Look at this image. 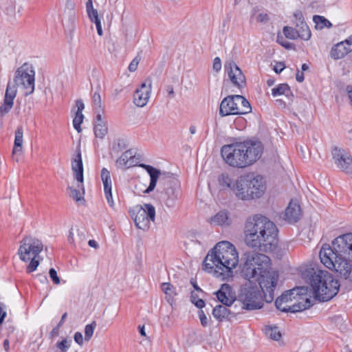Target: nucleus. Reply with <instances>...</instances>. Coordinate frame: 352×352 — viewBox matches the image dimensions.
<instances>
[{
    "label": "nucleus",
    "instance_id": "obj_1",
    "mask_svg": "<svg viewBox=\"0 0 352 352\" xmlns=\"http://www.w3.org/2000/svg\"><path fill=\"white\" fill-rule=\"evenodd\" d=\"M242 261L241 276L250 283L241 287L238 301L243 309H261L263 297L267 302L273 300L278 275L271 270V261L265 254L247 252L243 254Z\"/></svg>",
    "mask_w": 352,
    "mask_h": 352
},
{
    "label": "nucleus",
    "instance_id": "obj_2",
    "mask_svg": "<svg viewBox=\"0 0 352 352\" xmlns=\"http://www.w3.org/2000/svg\"><path fill=\"white\" fill-rule=\"evenodd\" d=\"M239 264V253L230 242L222 241L210 250L204 258L203 270L221 280L232 278Z\"/></svg>",
    "mask_w": 352,
    "mask_h": 352
},
{
    "label": "nucleus",
    "instance_id": "obj_3",
    "mask_svg": "<svg viewBox=\"0 0 352 352\" xmlns=\"http://www.w3.org/2000/svg\"><path fill=\"white\" fill-rule=\"evenodd\" d=\"M245 243L261 251H273L278 243V229L268 218L256 214L247 219L245 224Z\"/></svg>",
    "mask_w": 352,
    "mask_h": 352
},
{
    "label": "nucleus",
    "instance_id": "obj_4",
    "mask_svg": "<svg viewBox=\"0 0 352 352\" xmlns=\"http://www.w3.org/2000/svg\"><path fill=\"white\" fill-rule=\"evenodd\" d=\"M221 187L230 190L241 200H251L261 197L265 190V182L261 175H242L236 180L228 174L222 173L218 178Z\"/></svg>",
    "mask_w": 352,
    "mask_h": 352
},
{
    "label": "nucleus",
    "instance_id": "obj_5",
    "mask_svg": "<svg viewBox=\"0 0 352 352\" xmlns=\"http://www.w3.org/2000/svg\"><path fill=\"white\" fill-rule=\"evenodd\" d=\"M302 275L310 283L315 298L320 301H328L338 292L340 283L327 271L309 268Z\"/></svg>",
    "mask_w": 352,
    "mask_h": 352
},
{
    "label": "nucleus",
    "instance_id": "obj_6",
    "mask_svg": "<svg viewBox=\"0 0 352 352\" xmlns=\"http://www.w3.org/2000/svg\"><path fill=\"white\" fill-rule=\"evenodd\" d=\"M320 259L324 266H335V261H352V232L341 234L331 241V245L324 244L319 253Z\"/></svg>",
    "mask_w": 352,
    "mask_h": 352
},
{
    "label": "nucleus",
    "instance_id": "obj_7",
    "mask_svg": "<svg viewBox=\"0 0 352 352\" xmlns=\"http://www.w3.org/2000/svg\"><path fill=\"white\" fill-rule=\"evenodd\" d=\"M307 288L296 287L285 292L275 301L276 307L283 312H298L311 306L309 298L307 296Z\"/></svg>",
    "mask_w": 352,
    "mask_h": 352
},
{
    "label": "nucleus",
    "instance_id": "obj_8",
    "mask_svg": "<svg viewBox=\"0 0 352 352\" xmlns=\"http://www.w3.org/2000/svg\"><path fill=\"white\" fill-rule=\"evenodd\" d=\"M35 72L32 65L24 63L15 72L13 81H9L7 86H12L17 92L21 91L25 96L32 94L34 91Z\"/></svg>",
    "mask_w": 352,
    "mask_h": 352
},
{
    "label": "nucleus",
    "instance_id": "obj_9",
    "mask_svg": "<svg viewBox=\"0 0 352 352\" xmlns=\"http://www.w3.org/2000/svg\"><path fill=\"white\" fill-rule=\"evenodd\" d=\"M240 155L242 166L246 168L252 165L261 157L263 151L262 144L256 141L236 142Z\"/></svg>",
    "mask_w": 352,
    "mask_h": 352
},
{
    "label": "nucleus",
    "instance_id": "obj_10",
    "mask_svg": "<svg viewBox=\"0 0 352 352\" xmlns=\"http://www.w3.org/2000/svg\"><path fill=\"white\" fill-rule=\"evenodd\" d=\"M130 214L138 228L147 230L151 221H155V210L151 204L137 205L130 210Z\"/></svg>",
    "mask_w": 352,
    "mask_h": 352
},
{
    "label": "nucleus",
    "instance_id": "obj_11",
    "mask_svg": "<svg viewBox=\"0 0 352 352\" xmlns=\"http://www.w3.org/2000/svg\"><path fill=\"white\" fill-rule=\"evenodd\" d=\"M18 250L20 259L28 262L31 258H39V254L43 249V244L41 240L32 236H25L20 242Z\"/></svg>",
    "mask_w": 352,
    "mask_h": 352
},
{
    "label": "nucleus",
    "instance_id": "obj_12",
    "mask_svg": "<svg viewBox=\"0 0 352 352\" xmlns=\"http://www.w3.org/2000/svg\"><path fill=\"white\" fill-rule=\"evenodd\" d=\"M140 166L144 168L149 174L151 177L150 184L144 190L145 193H149L153 191L155 189L158 180L160 186H166L168 182L172 181L175 182V178L168 173L161 172L160 170L144 164H141Z\"/></svg>",
    "mask_w": 352,
    "mask_h": 352
},
{
    "label": "nucleus",
    "instance_id": "obj_13",
    "mask_svg": "<svg viewBox=\"0 0 352 352\" xmlns=\"http://www.w3.org/2000/svg\"><path fill=\"white\" fill-rule=\"evenodd\" d=\"M336 167L352 177V157L345 150L335 146L331 151Z\"/></svg>",
    "mask_w": 352,
    "mask_h": 352
},
{
    "label": "nucleus",
    "instance_id": "obj_14",
    "mask_svg": "<svg viewBox=\"0 0 352 352\" xmlns=\"http://www.w3.org/2000/svg\"><path fill=\"white\" fill-rule=\"evenodd\" d=\"M160 191L159 199L167 207L172 208L175 206L178 198L179 182L175 178V182H168L166 186H162Z\"/></svg>",
    "mask_w": 352,
    "mask_h": 352
},
{
    "label": "nucleus",
    "instance_id": "obj_15",
    "mask_svg": "<svg viewBox=\"0 0 352 352\" xmlns=\"http://www.w3.org/2000/svg\"><path fill=\"white\" fill-rule=\"evenodd\" d=\"M221 154L225 162L229 166L234 168H243V162H241V157L239 154L236 142L223 146L221 149Z\"/></svg>",
    "mask_w": 352,
    "mask_h": 352
},
{
    "label": "nucleus",
    "instance_id": "obj_16",
    "mask_svg": "<svg viewBox=\"0 0 352 352\" xmlns=\"http://www.w3.org/2000/svg\"><path fill=\"white\" fill-rule=\"evenodd\" d=\"M152 89V80L147 78L138 87L133 94V102L140 107H143L148 103Z\"/></svg>",
    "mask_w": 352,
    "mask_h": 352
},
{
    "label": "nucleus",
    "instance_id": "obj_17",
    "mask_svg": "<svg viewBox=\"0 0 352 352\" xmlns=\"http://www.w3.org/2000/svg\"><path fill=\"white\" fill-rule=\"evenodd\" d=\"M225 70L233 85L238 87H243L245 85V77L234 61L226 62Z\"/></svg>",
    "mask_w": 352,
    "mask_h": 352
},
{
    "label": "nucleus",
    "instance_id": "obj_18",
    "mask_svg": "<svg viewBox=\"0 0 352 352\" xmlns=\"http://www.w3.org/2000/svg\"><path fill=\"white\" fill-rule=\"evenodd\" d=\"M238 95L228 96L223 98L219 107V115L225 117L230 115H239Z\"/></svg>",
    "mask_w": 352,
    "mask_h": 352
},
{
    "label": "nucleus",
    "instance_id": "obj_19",
    "mask_svg": "<svg viewBox=\"0 0 352 352\" xmlns=\"http://www.w3.org/2000/svg\"><path fill=\"white\" fill-rule=\"evenodd\" d=\"M352 52V35L347 39L334 45L330 51V56L334 60L343 58Z\"/></svg>",
    "mask_w": 352,
    "mask_h": 352
},
{
    "label": "nucleus",
    "instance_id": "obj_20",
    "mask_svg": "<svg viewBox=\"0 0 352 352\" xmlns=\"http://www.w3.org/2000/svg\"><path fill=\"white\" fill-rule=\"evenodd\" d=\"M351 261H341L339 263L335 261V266H326L327 268L336 272L340 277L348 281L352 285V264Z\"/></svg>",
    "mask_w": 352,
    "mask_h": 352
},
{
    "label": "nucleus",
    "instance_id": "obj_21",
    "mask_svg": "<svg viewBox=\"0 0 352 352\" xmlns=\"http://www.w3.org/2000/svg\"><path fill=\"white\" fill-rule=\"evenodd\" d=\"M302 216V210L296 200H291L284 213V219L289 223L297 222Z\"/></svg>",
    "mask_w": 352,
    "mask_h": 352
},
{
    "label": "nucleus",
    "instance_id": "obj_22",
    "mask_svg": "<svg viewBox=\"0 0 352 352\" xmlns=\"http://www.w3.org/2000/svg\"><path fill=\"white\" fill-rule=\"evenodd\" d=\"M215 294L218 300L226 306H230L235 301L234 293L228 284H223Z\"/></svg>",
    "mask_w": 352,
    "mask_h": 352
},
{
    "label": "nucleus",
    "instance_id": "obj_23",
    "mask_svg": "<svg viewBox=\"0 0 352 352\" xmlns=\"http://www.w3.org/2000/svg\"><path fill=\"white\" fill-rule=\"evenodd\" d=\"M16 94L14 87L10 85L7 86L3 103L0 106V116L3 117L10 112L14 104V99Z\"/></svg>",
    "mask_w": 352,
    "mask_h": 352
},
{
    "label": "nucleus",
    "instance_id": "obj_24",
    "mask_svg": "<svg viewBox=\"0 0 352 352\" xmlns=\"http://www.w3.org/2000/svg\"><path fill=\"white\" fill-rule=\"evenodd\" d=\"M101 179L104 186V191L107 203L110 207L113 208L114 202L111 192L112 182L111 175L110 172L105 168H103L101 170Z\"/></svg>",
    "mask_w": 352,
    "mask_h": 352
},
{
    "label": "nucleus",
    "instance_id": "obj_25",
    "mask_svg": "<svg viewBox=\"0 0 352 352\" xmlns=\"http://www.w3.org/2000/svg\"><path fill=\"white\" fill-rule=\"evenodd\" d=\"M135 152L129 149L124 152L122 155L117 159L116 164V166L120 168H129L136 165L137 162L135 158Z\"/></svg>",
    "mask_w": 352,
    "mask_h": 352
},
{
    "label": "nucleus",
    "instance_id": "obj_26",
    "mask_svg": "<svg viewBox=\"0 0 352 352\" xmlns=\"http://www.w3.org/2000/svg\"><path fill=\"white\" fill-rule=\"evenodd\" d=\"M74 176L78 183H83V165L80 148L77 149L76 157L72 162Z\"/></svg>",
    "mask_w": 352,
    "mask_h": 352
},
{
    "label": "nucleus",
    "instance_id": "obj_27",
    "mask_svg": "<svg viewBox=\"0 0 352 352\" xmlns=\"http://www.w3.org/2000/svg\"><path fill=\"white\" fill-rule=\"evenodd\" d=\"M226 305H217L212 310L213 316L219 321L231 320L234 316V313L231 312Z\"/></svg>",
    "mask_w": 352,
    "mask_h": 352
},
{
    "label": "nucleus",
    "instance_id": "obj_28",
    "mask_svg": "<svg viewBox=\"0 0 352 352\" xmlns=\"http://www.w3.org/2000/svg\"><path fill=\"white\" fill-rule=\"evenodd\" d=\"M76 107L77 108L75 117L73 120V125L74 129L78 132H81L80 124H82L84 116L82 114V110L85 108L84 103L82 100H77L76 101Z\"/></svg>",
    "mask_w": 352,
    "mask_h": 352
},
{
    "label": "nucleus",
    "instance_id": "obj_29",
    "mask_svg": "<svg viewBox=\"0 0 352 352\" xmlns=\"http://www.w3.org/2000/svg\"><path fill=\"white\" fill-rule=\"evenodd\" d=\"M23 131L22 126H18L17 129L15 131V138L14 142V148L12 150V157H14L15 155H20L22 153L23 151Z\"/></svg>",
    "mask_w": 352,
    "mask_h": 352
},
{
    "label": "nucleus",
    "instance_id": "obj_30",
    "mask_svg": "<svg viewBox=\"0 0 352 352\" xmlns=\"http://www.w3.org/2000/svg\"><path fill=\"white\" fill-rule=\"evenodd\" d=\"M161 289L165 294L166 301L173 305L175 302V296L177 295L175 287L169 283H163L161 285Z\"/></svg>",
    "mask_w": 352,
    "mask_h": 352
},
{
    "label": "nucleus",
    "instance_id": "obj_31",
    "mask_svg": "<svg viewBox=\"0 0 352 352\" xmlns=\"http://www.w3.org/2000/svg\"><path fill=\"white\" fill-rule=\"evenodd\" d=\"M210 222L211 224L216 226H228L230 224L228 214L225 211H220L217 213L214 216L211 217Z\"/></svg>",
    "mask_w": 352,
    "mask_h": 352
},
{
    "label": "nucleus",
    "instance_id": "obj_32",
    "mask_svg": "<svg viewBox=\"0 0 352 352\" xmlns=\"http://www.w3.org/2000/svg\"><path fill=\"white\" fill-rule=\"evenodd\" d=\"M68 190H69V197L74 199L76 201L79 202L84 201L83 183H78L77 188H74L73 187H68Z\"/></svg>",
    "mask_w": 352,
    "mask_h": 352
},
{
    "label": "nucleus",
    "instance_id": "obj_33",
    "mask_svg": "<svg viewBox=\"0 0 352 352\" xmlns=\"http://www.w3.org/2000/svg\"><path fill=\"white\" fill-rule=\"evenodd\" d=\"M89 19L91 22H94L96 24L97 32L99 36H102L103 32L102 30V25L100 19L98 16V10L93 8L87 12Z\"/></svg>",
    "mask_w": 352,
    "mask_h": 352
},
{
    "label": "nucleus",
    "instance_id": "obj_34",
    "mask_svg": "<svg viewBox=\"0 0 352 352\" xmlns=\"http://www.w3.org/2000/svg\"><path fill=\"white\" fill-rule=\"evenodd\" d=\"M313 21L315 23V28L321 30L324 28H330L332 23L325 17L320 15H314L313 16Z\"/></svg>",
    "mask_w": 352,
    "mask_h": 352
},
{
    "label": "nucleus",
    "instance_id": "obj_35",
    "mask_svg": "<svg viewBox=\"0 0 352 352\" xmlns=\"http://www.w3.org/2000/svg\"><path fill=\"white\" fill-rule=\"evenodd\" d=\"M265 333L267 336L274 340H279L281 338V333L278 327L274 325H267L265 327Z\"/></svg>",
    "mask_w": 352,
    "mask_h": 352
},
{
    "label": "nucleus",
    "instance_id": "obj_36",
    "mask_svg": "<svg viewBox=\"0 0 352 352\" xmlns=\"http://www.w3.org/2000/svg\"><path fill=\"white\" fill-rule=\"evenodd\" d=\"M296 31L299 35L298 38L304 41H309L311 37V32L307 24L295 26Z\"/></svg>",
    "mask_w": 352,
    "mask_h": 352
},
{
    "label": "nucleus",
    "instance_id": "obj_37",
    "mask_svg": "<svg viewBox=\"0 0 352 352\" xmlns=\"http://www.w3.org/2000/svg\"><path fill=\"white\" fill-rule=\"evenodd\" d=\"M273 96L285 95L287 97L292 96V91L287 84H280L272 90Z\"/></svg>",
    "mask_w": 352,
    "mask_h": 352
},
{
    "label": "nucleus",
    "instance_id": "obj_38",
    "mask_svg": "<svg viewBox=\"0 0 352 352\" xmlns=\"http://www.w3.org/2000/svg\"><path fill=\"white\" fill-rule=\"evenodd\" d=\"M239 115L246 114L251 111L250 102L242 96L238 95Z\"/></svg>",
    "mask_w": 352,
    "mask_h": 352
},
{
    "label": "nucleus",
    "instance_id": "obj_39",
    "mask_svg": "<svg viewBox=\"0 0 352 352\" xmlns=\"http://www.w3.org/2000/svg\"><path fill=\"white\" fill-rule=\"evenodd\" d=\"M76 3L72 0H65V8L64 14H67L72 21L74 19L76 16Z\"/></svg>",
    "mask_w": 352,
    "mask_h": 352
},
{
    "label": "nucleus",
    "instance_id": "obj_40",
    "mask_svg": "<svg viewBox=\"0 0 352 352\" xmlns=\"http://www.w3.org/2000/svg\"><path fill=\"white\" fill-rule=\"evenodd\" d=\"M108 128L106 122H98L95 125L94 133L97 138H103L107 133Z\"/></svg>",
    "mask_w": 352,
    "mask_h": 352
},
{
    "label": "nucleus",
    "instance_id": "obj_41",
    "mask_svg": "<svg viewBox=\"0 0 352 352\" xmlns=\"http://www.w3.org/2000/svg\"><path fill=\"white\" fill-rule=\"evenodd\" d=\"M283 32L286 38L291 40H296L299 37L295 28L285 26L283 28Z\"/></svg>",
    "mask_w": 352,
    "mask_h": 352
},
{
    "label": "nucleus",
    "instance_id": "obj_42",
    "mask_svg": "<svg viewBox=\"0 0 352 352\" xmlns=\"http://www.w3.org/2000/svg\"><path fill=\"white\" fill-rule=\"evenodd\" d=\"M96 321H93L91 324H87L85 328V340L88 342L93 336L94 330L96 327Z\"/></svg>",
    "mask_w": 352,
    "mask_h": 352
},
{
    "label": "nucleus",
    "instance_id": "obj_43",
    "mask_svg": "<svg viewBox=\"0 0 352 352\" xmlns=\"http://www.w3.org/2000/svg\"><path fill=\"white\" fill-rule=\"evenodd\" d=\"M72 342V340L65 338L60 342H58L56 344V346L60 351V352H67V351L71 346Z\"/></svg>",
    "mask_w": 352,
    "mask_h": 352
},
{
    "label": "nucleus",
    "instance_id": "obj_44",
    "mask_svg": "<svg viewBox=\"0 0 352 352\" xmlns=\"http://www.w3.org/2000/svg\"><path fill=\"white\" fill-rule=\"evenodd\" d=\"M293 16L294 18V23L295 26H300L302 25L307 24V23L305 21L303 14L300 10H296L294 12Z\"/></svg>",
    "mask_w": 352,
    "mask_h": 352
},
{
    "label": "nucleus",
    "instance_id": "obj_45",
    "mask_svg": "<svg viewBox=\"0 0 352 352\" xmlns=\"http://www.w3.org/2000/svg\"><path fill=\"white\" fill-rule=\"evenodd\" d=\"M30 263L27 266L26 271L28 273H31L34 271H35L37 268V267L39 265L40 260L39 258H31V259L29 261Z\"/></svg>",
    "mask_w": 352,
    "mask_h": 352
},
{
    "label": "nucleus",
    "instance_id": "obj_46",
    "mask_svg": "<svg viewBox=\"0 0 352 352\" xmlns=\"http://www.w3.org/2000/svg\"><path fill=\"white\" fill-rule=\"evenodd\" d=\"M191 302L198 308L201 309L205 306L204 301L199 298L197 294H195L194 292H192L191 294Z\"/></svg>",
    "mask_w": 352,
    "mask_h": 352
},
{
    "label": "nucleus",
    "instance_id": "obj_47",
    "mask_svg": "<svg viewBox=\"0 0 352 352\" xmlns=\"http://www.w3.org/2000/svg\"><path fill=\"white\" fill-rule=\"evenodd\" d=\"M140 61V58L138 56H135L132 60V61L130 63V64L129 65V70L131 72H134L135 71H136Z\"/></svg>",
    "mask_w": 352,
    "mask_h": 352
},
{
    "label": "nucleus",
    "instance_id": "obj_48",
    "mask_svg": "<svg viewBox=\"0 0 352 352\" xmlns=\"http://www.w3.org/2000/svg\"><path fill=\"white\" fill-rule=\"evenodd\" d=\"M50 277L52 278L53 283L58 285L60 283V278L57 275V272L54 268H51L49 271Z\"/></svg>",
    "mask_w": 352,
    "mask_h": 352
},
{
    "label": "nucleus",
    "instance_id": "obj_49",
    "mask_svg": "<svg viewBox=\"0 0 352 352\" xmlns=\"http://www.w3.org/2000/svg\"><path fill=\"white\" fill-rule=\"evenodd\" d=\"M93 102L95 108H100L101 107V97L100 94L94 93L93 95Z\"/></svg>",
    "mask_w": 352,
    "mask_h": 352
},
{
    "label": "nucleus",
    "instance_id": "obj_50",
    "mask_svg": "<svg viewBox=\"0 0 352 352\" xmlns=\"http://www.w3.org/2000/svg\"><path fill=\"white\" fill-rule=\"evenodd\" d=\"M199 318L202 326L206 327L208 325V319L204 314V311L200 310L199 311Z\"/></svg>",
    "mask_w": 352,
    "mask_h": 352
},
{
    "label": "nucleus",
    "instance_id": "obj_51",
    "mask_svg": "<svg viewBox=\"0 0 352 352\" xmlns=\"http://www.w3.org/2000/svg\"><path fill=\"white\" fill-rule=\"evenodd\" d=\"M256 21L261 23H266L268 22L270 18L266 13H259L256 16Z\"/></svg>",
    "mask_w": 352,
    "mask_h": 352
},
{
    "label": "nucleus",
    "instance_id": "obj_52",
    "mask_svg": "<svg viewBox=\"0 0 352 352\" xmlns=\"http://www.w3.org/2000/svg\"><path fill=\"white\" fill-rule=\"evenodd\" d=\"M212 68L217 72H219L221 69V61L219 57H216L214 59Z\"/></svg>",
    "mask_w": 352,
    "mask_h": 352
},
{
    "label": "nucleus",
    "instance_id": "obj_53",
    "mask_svg": "<svg viewBox=\"0 0 352 352\" xmlns=\"http://www.w3.org/2000/svg\"><path fill=\"white\" fill-rule=\"evenodd\" d=\"M74 341L82 346L83 344V337L80 332H76L74 336Z\"/></svg>",
    "mask_w": 352,
    "mask_h": 352
},
{
    "label": "nucleus",
    "instance_id": "obj_54",
    "mask_svg": "<svg viewBox=\"0 0 352 352\" xmlns=\"http://www.w3.org/2000/svg\"><path fill=\"white\" fill-rule=\"evenodd\" d=\"M285 67V65L283 63H277L274 67V70L276 73L278 74L280 72H281L284 68Z\"/></svg>",
    "mask_w": 352,
    "mask_h": 352
},
{
    "label": "nucleus",
    "instance_id": "obj_55",
    "mask_svg": "<svg viewBox=\"0 0 352 352\" xmlns=\"http://www.w3.org/2000/svg\"><path fill=\"white\" fill-rule=\"evenodd\" d=\"M346 90L347 91L348 98L350 100V102L352 105V86L349 85L346 87Z\"/></svg>",
    "mask_w": 352,
    "mask_h": 352
},
{
    "label": "nucleus",
    "instance_id": "obj_56",
    "mask_svg": "<svg viewBox=\"0 0 352 352\" xmlns=\"http://www.w3.org/2000/svg\"><path fill=\"white\" fill-rule=\"evenodd\" d=\"M88 245L91 247V248H94L95 249H98L99 248V245L98 243V242L94 239H91L88 241Z\"/></svg>",
    "mask_w": 352,
    "mask_h": 352
},
{
    "label": "nucleus",
    "instance_id": "obj_57",
    "mask_svg": "<svg viewBox=\"0 0 352 352\" xmlns=\"http://www.w3.org/2000/svg\"><path fill=\"white\" fill-rule=\"evenodd\" d=\"M304 74L303 73H300V72L298 70L297 73H296V79L297 81L301 82L304 80Z\"/></svg>",
    "mask_w": 352,
    "mask_h": 352
},
{
    "label": "nucleus",
    "instance_id": "obj_58",
    "mask_svg": "<svg viewBox=\"0 0 352 352\" xmlns=\"http://www.w3.org/2000/svg\"><path fill=\"white\" fill-rule=\"evenodd\" d=\"M166 91L168 92V95L171 97V98H173L174 96H175V92H174V89L173 87V86L171 85H168L166 87Z\"/></svg>",
    "mask_w": 352,
    "mask_h": 352
},
{
    "label": "nucleus",
    "instance_id": "obj_59",
    "mask_svg": "<svg viewBox=\"0 0 352 352\" xmlns=\"http://www.w3.org/2000/svg\"><path fill=\"white\" fill-rule=\"evenodd\" d=\"M93 8H94L93 6L92 0H87V1L86 3V11L87 12L88 10L93 9Z\"/></svg>",
    "mask_w": 352,
    "mask_h": 352
},
{
    "label": "nucleus",
    "instance_id": "obj_60",
    "mask_svg": "<svg viewBox=\"0 0 352 352\" xmlns=\"http://www.w3.org/2000/svg\"><path fill=\"white\" fill-rule=\"evenodd\" d=\"M6 316V313L5 311H3L2 308L0 307V325L2 324Z\"/></svg>",
    "mask_w": 352,
    "mask_h": 352
},
{
    "label": "nucleus",
    "instance_id": "obj_61",
    "mask_svg": "<svg viewBox=\"0 0 352 352\" xmlns=\"http://www.w3.org/2000/svg\"><path fill=\"white\" fill-rule=\"evenodd\" d=\"M139 332L142 336L146 337L144 326H139Z\"/></svg>",
    "mask_w": 352,
    "mask_h": 352
},
{
    "label": "nucleus",
    "instance_id": "obj_62",
    "mask_svg": "<svg viewBox=\"0 0 352 352\" xmlns=\"http://www.w3.org/2000/svg\"><path fill=\"white\" fill-rule=\"evenodd\" d=\"M118 148L122 150V149H124L126 148V145L125 144L124 142L122 140H119L118 143Z\"/></svg>",
    "mask_w": 352,
    "mask_h": 352
},
{
    "label": "nucleus",
    "instance_id": "obj_63",
    "mask_svg": "<svg viewBox=\"0 0 352 352\" xmlns=\"http://www.w3.org/2000/svg\"><path fill=\"white\" fill-rule=\"evenodd\" d=\"M59 328H60V327H56L54 328V329H52V332H51V335H52V336H58V333H59Z\"/></svg>",
    "mask_w": 352,
    "mask_h": 352
},
{
    "label": "nucleus",
    "instance_id": "obj_64",
    "mask_svg": "<svg viewBox=\"0 0 352 352\" xmlns=\"http://www.w3.org/2000/svg\"><path fill=\"white\" fill-rule=\"evenodd\" d=\"M68 241L70 243H74V234L72 230L69 231V235H68Z\"/></svg>",
    "mask_w": 352,
    "mask_h": 352
}]
</instances>
